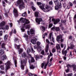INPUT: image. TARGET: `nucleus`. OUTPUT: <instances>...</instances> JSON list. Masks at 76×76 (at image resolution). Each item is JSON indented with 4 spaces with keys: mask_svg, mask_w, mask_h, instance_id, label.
I'll return each instance as SVG.
<instances>
[{
    "mask_svg": "<svg viewBox=\"0 0 76 76\" xmlns=\"http://www.w3.org/2000/svg\"><path fill=\"white\" fill-rule=\"evenodd\" d=\"M30 23V21H29V20H26L25 22L23 24V26H22L21 28H25V26L26 25V24H28Z\"/></svg>",
    "mask_w": 76,
    "mask_h": 76,
    "instance_id": "1a4fd4ad",
    "label": "nucleus"
},
{
    "mask_svg": "<svg viewBox=\"0 0 76 76\" xmlns=\"http://www.w3.org/2000/svg\"><path fill=\"white\" fill-rule=\"evenodd\" d=\"M73 4H76V1H74L73 2Z\"/></svg>",
    "mask_w": 76,
    "mask_h": 76,
    "instance_id": "774afa93",
    "label": "nucleus"
},
{
    "mask_svg": "<svg viewBox=\"0 0 76 76\" xmlns=\"http://www.w3.org/2000/svg\"><path fill=\"white\" fill-rule=\"evenodd\" d=\"M52 41L53 42H54V37H52Z\"/></svg>",
    "mask_w": 76,
    "mask_h": 76,
    "instance_id": "69168bd1",
    "label": "nucleus"
},
{
    "mask_svg": "<svg viewBox=\"0 0 76 76\" xmlns=\"http://www.w3.org/2000/svg\"><path fill=\"white\" fill-rule=\"evenodd\" d=\"M26 29H30V25L28 24L26 26Z\"/></svg>",
    "mask_w": 76,
    "mask_h": 76,
    "instance_id": "a878e982",
    "label": "nucleus"
},
{
    "mask_svg": "<svg viewBox=\"0 0 76 76\" xmlns=\"http://www.w3.org/2000/svg\"><path fill=\"white\" fill-rule=\"evenodd\" d=\"M53 71H52L49 74V76H51V75H52V73H53Z\"/></svg>",
    "mask_w": 76,
    "mask_h": 76,
    "instance_id": "5fc2aeb1",
    "label": "nucleus"
},
{
    "mask_svg": "<svg viewBox=\"0 0 76 76\" xmlns=\"http://www.w3.org/2000/svg\"><path fill=\"white\" fill-rule=\"evenodd\" d=\"M37 44L38 46H39V45H40L41 43H40V42H37Z\"/></svg>",
    "mask_w": 76,
    "mask_h": 76,
    "instance_id": "3c124183",
    "label": "nucleus"
},
{
    "mask_svg": "<svg viewBox=\"0 0 76 76\" xmlns=\"http://www.w3.org/2000/svg\"><path fill=\"white\" fill-rule=\"evenodd\" d=\"M22 15L24 17H25V16H27V14H26V12H24V13L22 14Z\"/></svg>",
    "mask_w": 76,
    "mask_h": 76,
    "instance_id": "2f4dec72",
    "label": "nucleus"
},
{
    "mask_svg": "<svg viewBox=\"0 0 76 76\" xmlns=\"http://www.w3.org/2000/svg\"><path fill=\"white\" fill-rule=\"evenodd\" d=\"M28 75L30 76H33V75H33V74L31 73L30 72L28 73Z\"/></svg>",
    "mask_w": 76,
    "mask_h": 76,
    "instance_id": "de8ad7c7",
    "label": "nucleus"
},
{
    "mask_svg": "<svg viewBox=\"0 0 76 76\" xmlns=\"http://www.w3.org/2000/svg\"><path fill=\"white\" fill-rule=\"evenodd\" d=\"M5 65H6L5 70H7L9 69L10 68V61H7L6 63H5Z\"/></svg>",
    "mask_w": 76,
    "mask_h": 76,
    "instance_id": "7ed1b4c3",
    "label": "nucleus"
},
{
    "mask_svg": "<svg viewBox=\"0 0 76 76\" xmlns=\"http://www.w3.org/2000/svg\"><path fill=\"white\" fill-rule=\"evenodd\" d=\"M6 58H7V56L6 55H3L1 57V60H5V59H6Z\"/></svg>",
    "mask_w": 76,
    "mask_h": 76,
    "instance_id": "4468645a",
    "label": "nucleus"
},
{
    "mask_svg": "<svg viewBox=\"0 0 76 76\" xmlns=\"http://www.w3.org/2000/svg\"><path fill=\"white\" fill-rule=\"evenodd\" d=\"M36 22L38 24H40V22L42 21V19L41 18H36L35 19Z\"/></svg>",
    "mask_w": 76,
    "mask_h": 76,
    "instance_id": "20e7f679",
    "label": "nucleus"
},
{
    "mask_svg": "<svg viewBox=\"0 0 76 76\" xmlns=\"http://www.w3.org/2000/svg\"><path fill=\"white\" fill-rule=\"evenodd\" d=\"M54 29H55V31H56V32H57V27H56V28L55 27H54L52 28L51 29V30H53V31H54Z\"/></svg>",
    "mask_w": 76,
    "mask_h": 76,
    "instance_id": "393cba45",
    "label": "nucleus"
},
{
    "mask_svg": "<svg viewBox=\"0 0 76 76\" xmlns=\"http://www.w3.org/2000/svg\"><path fill=\"white\" fill-rule=\"evenodd\" d=\"M41 54H42V55H44V53H45V52L44 51V50H42V51L41 52Z\"/></svg>",
    "mask_w": 76,
    "mask_h": 76,
    "instance_id": "49530a36",
    "label": "nucleus"
},
{
    "mask_svg": "<svg viewBox=\"0 0 76 76\" xmlns=\"http://www.w3.org/2000/svg\"><path fill=\"white\" fill-rule=\"evenodd\" d=\"M31 62H29V63H34V62H35V59L33 57H31Z\"/></svg>",
    "mask_w": 76,
    "mask_h": 76,
    "instance_id": "6ab92c4d",
    "label": "nucleus"
},
{
    "mask_svg": "<svg viewBox=\"0 0 76 76\" xmlns=\"http://www.w3.org/2000/svg\"><path fill=\"white\" fill-rule=\"evenodd\" d=\"M12 34H13V31H12V30L11 31V32L10 33V36H11L12 35Z\"/></svg>",
    "mask_w": 76,
    "mask_h": 76,
    "instance_id": "e2e57ef3",
    "label": "nucleus"
},
{
    "mask_svg": "<svg viewBox=\"0 0 76 76\" xmlns=\"http://www.w3.org/2000/svg\"><path fill=\"white\" fill-rule=\"evenodd\" d=\"M67 67H68V68H69V67H71V65L70 64H68L67 66Z\"/></svg>",
    "mask_w": 76,
    "mask_h": 76,
    "instance_id": "052dcab7",
    "label": "nucleus"
},
{
    "mask_svg": "<svg viewBox=\"0 0 76 76\" xmlns=\"http://www.w3.org/2000/svg\"><path fill=\"white\" fill-rule=\"evenodd\" d=\"M20 29L21 31V32H24L25 31V29L24 28H21Z\"/></svg>",
    "mask_w": 76,
    "mask_h": 76,
    "instance_id": "a18cd8bd",
    "label": "nucleus"
},
{
    "mask_svg": "<svg viewBox=\"0 0 76 76\" xmlns=\"http://www.w3.org/2000/svg\"><path fill=\"white\" fill-rule=\"evenodd\" d=\"M35 58H36V60H37V59H39V56L37 55L35 57Z\"/></svg>",
    "mask_w": 76,
    "mask_h": 76,
    "instance_id": "a19ab883",
    "label": "nucleus"
},
{
    "mask_svg": "<svg viewBox=\"0 0 76 76\" xmlns=\"http://www.w3.org/2000/svg\"><path fill=\"white\" fill-rule=\"evenodd\" d=\"M66 47L65 46L64 47V48L62 50V54H63V55H64V56H66L67 55V50L64 51L65 50V48H66Z\"/></svg>",
    "mask_w": 76,
    "mask_h": 76,
    "instance_id": "39448f33",
    "label": "nucleus"
},
{
    "mask_svg": "<svg viewBox=\"0 0 76 76\" xmlns=\"http://www.w3.org/2000/svg\"><path fill=\"white\" fill-rule=\"evenodd\" d=\"M46 42H47V43H48V44H50V41L48 40V39H46Z\"/></svg>",
    "mask_w": 76,
    "mask_h": 76,
    "instance_id": "864d4df0",
    "label": "nucleus"
},
{
    "mask_svg": "<svg viewBox=\"0 0 76 76\" xmlns=\"http://www.w3.org/2000/svg\"><path fill=\"white\" fill-rule=\"evenodd\" d=\"M69 4L70 6H73V4L71 2H69Z\"/></svg>",
    "mask_w": 76,
    "mask_h": 76,
    "instance_id": "6e6d98bb",
    "label": "nucleus"
},
{
    "mask_svg": "<svg viewBox=\"0 0 76 76\" xmlns=\"http://www.w3.org/2000/svg\"><path fill=\"white\" fill-rule=\"evenodd\" d=\"M25 3H24V2H23V3L21 4H20L19 6V7L20 9V10H22V9H24L25 8Z\"/></svg>",
    "mask_w": 76,
    "mask_h": 76,
    "instance_id": "6e6552de",
    "label": "nucleus"
},
{
    "mask_svg": "<svg viewBox=\"0 0 76 76\" xmlns=\"http://www.w3.org/2000/svg\"><path fill=\"white\" fill-rule=\"evenodd\" d=\"M4 54V51L2 49H0V54L1 55H3Z\"/></svg>",
    "mask_w": 76,
    "mask_h": 76,
    "instance_id": "a211bd4d",
    "label": "nucleus"
},
{
    "mask_svg": "<svg viewBox=\"0 0 76 76\" xmlns=\"http://www.w3.org/2000/svg\"><path fill=\"white\" fill-rule=\"evenodd\" d=\"M49 47V45H47L46 46V48H45V53H48V48Z\"/></svg>",
    "mask_w": 76,
    "mask_h": 76,
    "instance_id": "4be33fe9",
    "label": "nucleus"
},
{
    "mask_svg": "<svg viewBox=\"0 0 76 76\" xmlns=\"http://www.w3.org/2000/svg\"><path fill=\"white\" fill-rule=\"evenodd\" d=\"M15 45L17 47V49H18V50H19V48H20V45H16V44Z\"/></svg>",
    "mask_w": 76,
    "mask_h": 76,
    "instance_id": "58836bf2",
    "label": "nucleus"
},
{
    "mask_svg": "<svg viewBox=\"0 0 76 76\" xmlns=\"http://www.w3.org/2000/svg\"><path fill=\"white\" fill-rule=\"evenodd\" d=\"M7 38H8V35H7V34H6L4 37V39L5 40H7Z\"/></svg>",
    "mask_w": 76,
    "mask_h": 76,
    "instance_id": "c756f323",
    "label": "nucleus"
},
{
    "mask_svg": "<svg viewBox=\"0 0 76 76\" xmlns=\"http://www.w3.org/2000/svg\"><path fill=\"white\" fill-rule=\"evenodd\" d=\"M50 55H49L48 56V58H47V59H48V61H49V60H50Z\"/></svg>",
    "mask_w": 76,
    "mask_h": 76,
    "instance_id": "bf43d9fd",
    "label": "nucleus"
},
{
    "mask_svg": "<svg viewBox=\"0 0 76 76\" xmlns=\"http://www.w3.org/2000/svg\"><path fill=\"white\" fill-rule=\"evenodd\" d=\"M58 39L57 41H61V42H63V41H64V39H62V38H63V37L61 35H60L59 36H58Z\"/></svg>",
    "mask_w": 76,
    "mask_h": 76,
    "instance_id": "423d86ee",
    "label": "nucleus"
},
{
    "mask_svg": "<svg viewBox=\"0 0 76 76\" xmlns=\"http://www.w3.org/2000/svg\"><path fill=\"white\" fill-rule=\"evenodd\" d=\"M3 35V31H0V37L2 36Z\"/></svg>",
    "mask_w": 76,
    "mask_h": 76,
    "instance_id": "09e8293b",
    "label": "nucleus"
},
{
    "mask_svg": "<svg viewBox=\"0 0 76 76\" xmlns=\"http://www.w3.org/2000/svg\"><path fill=\"white\" fill-rule=\"evenodd\" d=\"M31 8L32 9L33 11H35V10H36V8L34 7V6H32Z\"/></svg>",
    "mask_w": 76,
    "mask_h": 76,
    "instance_id": "f704fd0d",
    "label": "nucleus"
},
{
    "mask_svg": "<svg viewBox=\"0 0 76 76\" xmlns=\"http://www.w3.org/2000/svg\"><path fill=\"white\" fill-rule=\"evenodd\" d=\"M9 26L7 25H6L4 28V29H6V30H8L9 29Z\"/></svg>",
    "mask_w": 76,
    "mask_h": 76,
    "instance_id": "c9c22d12",
    "label": "nucleus"
},
{
    "mask_svg": "<svg viewBox=\"0 0 76 76\" xmlns=\"http://www.w3.org/2000/svg\"><path fill=\"white\" fill-rule=\"evenodd\" d=\"M18 51L20 53H22L23 52V50H22V49H20L18 50Z\"/></svg>",
    "mask_w": 76,
    "mask_h": 76,
    "instance_id": "37998d69",
    "label": "nucleus"
},
{
    "mask_svg": "<svg viewBox=\"0 0 76 76\" xmlns=\"http://www.w3.org/2000/svg\"><path fill=\"white\" fill-rule=\"evenodd\" d=\"M26 62H27V59L25 58L24 61L22 62L21 61V68L22 70H24L25 69V66L26 65Z\"/></svg>",
    "mask_w": 76,
    "mask_h": 76,
    "instance_id": "f03ea898",
    "label": "nucleus"
},
{
    "mask_svg": "<svg viewBox=\"0 0 76 76\" xmlns=\"http://www.w3.org/2000/svg\"><path fill=\"white\" fill-rule=\"evenodd\" d=\"M13 12L14 14V16L16 18H17L18 16V10L16 9L15 8L14 9Z\"/></svg>",
    "mask_w": 76,
    "mask_h": 76,
    "instance_id": "0eeeda50",
    "label": "nucleus"
},
{
    "mask_svg": "<svg viewBox=\"0 0 76 76\" xmlns=\"http://www.w3.org/2000/svg\"><path fill=\"white\" fill-rule=\"evenodd\" d=\"M51 17H49V23H51Z\"/></svg>",
    "mask_w": 76,
    "mask_h": 76,
    "instance_id": "680f3d73",
    "label": "nucleus"
},
{
    "mask_svg": "<svg viewBox=\"0 0 76 76\" xmlns=\"http://www.w3.org/2000/svg\"><path fill=\"white\" fill-rule=\"evenodd\" d=\"M52 52L53 53H54L56 52V49H55V48H53L52 50Z\"/></svg>",
    "mask_w": 76,
    "mask_h": 76,
    "instance_id": "ea45409f",
    "label": "nucleus"
},
{
    "mask_svg": "<svg viewBox=\"0 0 76 76\" xmlns=\"http://www.w3.org/2000/svg\"><path fill=\"white\" fill-rule=\"evenodd\" d=\"M61 22L62 23H65L66 22V20H61Z\"/></svg>",
    "mask_w": 76,
    "mask_h": 76,
    "instance_id": "603ef678",
    "label": "nucleus"
},
{
    "mask_svg": "<svg viewBox=\"0 0 76 76\" xmlns=\"http://www.w3.org/2000/svg\"><path fill=\"white\" fill-rule=\"evenodd\" d=\"M58 8H59V9H60V8H61V7H62V6H61V3H59V5H58Z\"/></svg>",
    "mask_w": 76,
    "mask_h": 76,
    "instance_id": "c85d7f7f",
    "label": "nucleus"
},
{
    "mask_svg": "<svg viewBox=\"0 0 76 76\" xmlns=\"http://www.w3.org/2000/svg\"><path fill=\"white\" fill-rule=\"evenodd\" d=\"M44 65H45V64H44V63H42V64L41 66L42 68H43V67H44Z\"/></svg>",
    "mask_w": 76,
    "mask_h": 76,
    "instance_id": "8fccbe9b",
    "label": "nucleus"
},
{
    "mask_svg": "<svg viewBox=\"0 0 76 76\" xmlns=\"http://www.w3.org/2000/svg\"><path fill=\"white\" fill-rule=\"evenodd\" d=\"M53 23H52L51 24H50L49 25H48V28H51L52 26H53Z\"/></svg>",
    "mask_w": 76,
    "mask_h": 76,
    "instance_id": "e433bc0d",
    "label": "nucleus"
},
{
    "mask_svg": "<svg viewBox=\"0 0 76 76\" xmlns=\"http://www.w3.org/2000/svg\"><path fill=\"white\" fill-rule=\"evenodd\" d=\"M75 47L74 45L73 44V43L71 42L70 45V49H72L73 48Z\"/></svg>",
    "mask_w": 76,
    "mask_h": 76,
    "instance_id": "dca6fc26",
    "label": "nucleus"
},
{
    "mask_svg": "<svg viewBox=\"0 0 76 76\" xmlns=\"http://www.w3.org/2000/svg\"><path fill=\"white\" fill-rule=\"evenodd\" d=\"M19 21H22L23 23H25L26 21H25V20H23V18H21L19 20Z\"/></svg>",
    "mask_w": 76,
    "mask_h": 76,
    "instance_id": "5701e85b",
    "label": "nucleus"
},
{
    "mask_svg": "<svg viewBox=\"0 0 76 76\" xmlns=\"http://www.w3.org/2000/svg\"><path fill=\"white\" fill-rule=\"evenodd\" d=\"M39 14V12H36L35 13V16L36 17H38V15Z\"/></svg>",
    "mask_w": 76,
    "mask_h": 76,
    "instance_id": "7c9ffc66",
    "label": "nucleus"
},
{
    "mask_svg": "<svg viewBox=\"0 0 76 76\" xmlns=\"http://www.w3.org/2000/svg\"><path fill=\"white\" fill-rule=\"evenodd\" d=\"M1 48L3 49V50H6V44L4 43H3L1 45Z\"/></svg>",
    "mask_w": 76,
    "mask_h": 76,
    "instance_id": "f8f14e48",
    "label": "nucleus"
},
{
    "mask_svg": "<svg viewBox=\"0 0 76 76\" xmlns=\"http://www.w3.org/2000/svg\"><path fill=\"white\" fill-rule=\"evenodd\" d=\"M5 25H6V23L4 21H3L0 23V26H5Z\"/></svg>",
    "mask_w": 76,
    "mask_h": 76,
    "instance_id": "f3484780",
    "label": "nucleus"
},
{
    "mask_svg": "<svg viewBox=\"0 0 76 76\" xmlns=\"http://www.w3.org/2000/svg\"><path fill=\"white\" fill-rule=\"evenodd\" d=\"M30 34L32 35V34H35V32H34V29H31L30 30Z\"/></svg>",
    "mask_w": 76,
    "mask_h": 76,
    "instance_id": "aec40b11",
    "label": "nucleus"
},
{
    "mask_svg": "<svg viewBox=\"0 0 76 76\" xmlns=\"http://www.w3.org/2000/svg\"><path fill=\"white\" fill-rule=\"evenodd\" d=\"M37 4L38 6L43 11V12H45L46 9L44 8V6H45V4H42V3L39 2H37Z\"/></svg>",
    "mask_w": 76,
    "mask_h": 76,
    "instance_id": "f257e3e1",
    "label": "nucleus"
},
{
    "mask_svg": "<svg viewBox=\"0 0 76 76\" xmlns=\"http://www.w3.org/2000/svg\"><path fill=\"white\" fill-rule=\"evenodd\" d=\"M73 76V74L72 73H71L68 75V76Z\"/></svg>",
    "mask_w": 76,
    "mask_h": 76,
    "instance_id": "13d9d810",
    "label": "nucleus"
},
{
    "mask_svg": "<svg viewBox=\"0 0 76 76\" xmlns=\"http://www.w3.org/2000/svg\"><path fill=\"white\" fill-rule=\"evenodd\" d=\"M71 66L73 67V69L74 70H76V65H72Z\"/></svg>",
    "mask_w": 76,
    "mask_h": 76,
    "instance_id": "bb28decb",
    "label": "nucleus"
},
{
    "mask_svg": "<svg viewBox=\"0 0 76 76\" xmlns=\"http://www.w3.org/2000/svg\"><path fill=\"white\" fill-rule=\"evenodd\" d=\"M13 60H14V62L15 67H17V60L13 58Z\"/></svg>",
    "mask_w": 76,
    "mask_h": 76,
    "instance_id": "412c9836",
    "label": "nucleus"
},
{
    "mask_svg": "<svg viewBox=\"0 0 76 76\" xmlns=\"http://www.w3.org/2000/svg\"><path fill=\"white\" fill-rule=\"evenodd\" d=\"M60 51H61V49H60V45L58 44V53H61L60 52Z\"/></svg>",
    "mask_w": 76,
    "mask_h": 76,
    "instance_id": "2eb2a0df",
    "label": "nucleus"
},
{
    "mask_svg": "<svg viewBox=\"0 0 76 76\" xmlns=\"http://www.w3.org/2000/svg\"><path fill=\"white\" fill-rule=\"evenodd\" d=\"M23 2H24L23 1V0H18L17 1V6H18V5H20V4H21Z\"/></svg>",
    "mask_w": 76,
    "mask_h": 76,
    "instance_id": "9b49d317",
    "label": "nucleus"
},
{
    "mask_svg": "<svg viewBox=\"0 0 76 76\" xmlns=\"http://www.w3.org/2000/svg\"><path fill=\"white\" fill-rule=\"evenodd\" d=\"M14 41L15 42H17V41H19V39H18V38L17 37L15 38Z\"/></svg>",
    "mask_w": 76,
    "mask_h": 76,
    "instance_id": "4c0bfd02",
    "label": "nucleus"
},
{
    "mask_svg": "<svg viewBox=\"0 0 76 76\" xmlns=\"http://www.w3.org/2000/svg\"><path fill=\"white\" fill-rule=\"evenodd\" d=\"M48 65L45 64L44 66V69H46V68L47 67V66Z\"/></svg>",
    "mask_w": 76,
    "mask_h": 76,
    "instance_id": "0e129e2a",
    "label": "nucleus"
},
{
    "mask_svg": "<svg viewBox=\"0 0 76 76\" xmlns=\"http://www.w3.org/2000/svg\"><path fill=\"white\" fill-rule=\"evenodd\" d=\"M29 70H28V69H27L26 71V74H28V73Z\"/></svg>",
    "mask_w": 76,
    "mask_h": 76,
    "instance_id": "4d7b16f0",
    "label": "nucleus"
},
{
    "mask_svg": "<svg viewBox=\"0 0 76 76\" xmlns=\"http://www.w3.org/2000/svg\"><path fill=\"white\" fill-rule=\"evenodd\" d=\"M42 30H43V31L45 30L46 28L44 26H42Z\"/></svg>",
    "mask_w": 76,
    "mask_h": 76,
    "instance_id": "c03bdc74",
    "label": "nucleus"
},
{
    "mask_svg": "<svg viewBox=\"0 0 76 76\" xmlns=\"http://www.w3.org/2000/svg\"><path fill=\"white\" fill-rule=\"evenodd\" d=\"M2 3L3 4V6L4 7H6V5H5L6 3H5V2H4V1H2Z\"/></svg>",
    "mask_w": 76,
    "mask_h": 76,
    "instance_id": "79ce46f5",
    "label": "nucleus"
},
{
    "mask_svg": "<svg viewBox=\"0 0 76 76\" xmlns=\"http://www.w3.org/2000/svg\"><path fill=\"white\" fill-rule=\"evenodd\" d=\"M72 51H71L69 54V56H70V57H72Z\"/></svg>",
    "mask_w": 76,
    "mask_h": 76,
    "instance_id": "338daca9",
    "label": "nucleus"
},
{
    "mask_svg": "<svg viewBox=\"0 0 76 76\" xmlns=\"http://www.w3.org/2000/svg\"><path fill=\"white\" fill-rule=\"evenodd\" d=\"M37 39L35 38V39H33L31 40V42L33 44H37Z\"/></svg>",
    "mask_w": 76,
    "mask_h": 76,
    "instance_id": "9d476101",
    "label": "nucleus"
},
{
    "mask_svg": "<svg viewBox=\"0 0 76 76\" xmlns=\"http://www.w3.org/2000/svg\"><path fill=\"white\" fill-rule=\"evenodd\" d=\"M49 4L50 6H52L53 4V1H51L49 2Z\"/></svg>",
    "mask_w": 76,
    "mask_h": 76,
    "instance_id": "473e14b6",
    "label": "nucleus"
},
{
    "mask_svg": "<svg viewBox=\"0 0 76 76\" xmlns=\"http://www.w3.org/2000/svg\"><path fill=\"white\" fill-rule=\"evenodd\" d=\"M52 22H53L54 25H56L57 23V19H55L54 18H52Z\"/></svg>",
    "mask_w": 76,
    "mask_h": 76,
    "instance_id": "ddd939ff",
    "label": "nucleus"
},
{
    "mask_svg": "<svg viewBox=\"0 0 76 76\" xmlns=\"http://www.w3.org/2000/svg\"><path fill=\"white\" fill-rule=\"evenodd\" d=\"M0 68H1V70H4V66L1 65L0 66Z\"/></svg>",
    "mask_w": 76,
    "mask_h": 76,
    "instance_id": "72a5a7b5",
    "label": "nucleus"
},
{
    "mask_svg": "<svg viewBox=\"0 0 76 76\" xmlns=\"http://www.w3.org/2000/svg\"><path fill=\"white\" fill-rule=\"evenodd\" d=\"M30 68L31 69H35V67L34 66V65H31L30 66Z\"/></svg>",
    "mask_w": 76,
    "mask_h": 76,
    "instance_id": "cd10ccee",
    "label": "nucleus"
},
{
    "mask_svg": "<svg viewBox=\"0 0 76 76\" xmlns=\"http://www.w3.org/2000/svg\"><path fill=\"white\" fill-rule=\"evenodd\" d=\"M22 57H23L24 58H26V53L24 52L22 54Z\"/></svg>",
    "mask_w": 76,
    "mask_h": 76,
    "instance_id": "b1692460",
    "label": "nucleus"
}]
</instances>
